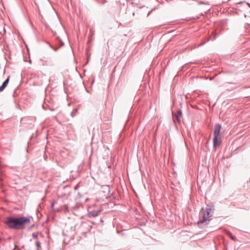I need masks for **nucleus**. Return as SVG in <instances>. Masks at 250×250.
<instances>
[{
  "instance_id": "nucleus-7",
  "label": "nucleus",
  "mask_w": 250,
  "mask_h": 250,
  "mask_svg": "<svg viewBox=\"0 0 250 250\" xmlns=\"http://www.w3.org/2000/svg\"><path fill=\"white\" fill-rule=\"evenodd\" d=\"M227 234L229 236V237H230L233 240L235 241L236 240V237L233 236L232 234L230 232H227Z\"/></svg>"
},
{
  "instance_id": "nucleus-10",
  "label": "nucleus",
  "mask_w": 250,
  "mask_h": 250,
  "mask_svg": "<svg viewBox=\"0 0 250 250\" xmlns=\"http://www.w3.org/2000/svg\"><path fill=\"white\" fill-rule=\"evenodd\" d=\"M249 6L250 7V4H248Z\"/></svg>"
},
{
  "instance_id": "nucleus-6",
  "label": "nucleus",
  "mask_w": 250,
  "mask_h": 250,
  "mask_svg": "<svg viewBox=\"0 0 250 250\" xmlns=\"http://www.w3.org/2000/svg\"><path fill=\"white\" fill-rule=\"evenodd\" d=\"M100 212V211L98 210H92L89 212L88 215L89 216L96 217L99 214Z\"/></svg>"
},
{
  "instance_id": "nucleus-4",
  "label": "nucleus",
  "mask_w": 250,
  "mask_h": 250,
  "mask_svg": "<svg viewBox=\"0 0 250 250\" xmlns=\"http://www.w3.org/2000/svg\"><path fill=\"white\" fill-rule=\"evenodd\" d=\"M182 116V112L180 110L178 111L177 112V113L173 116V119L174 121L175 120H177V122H180V118Z\"/></svg>"
},
{
  "instance_id": "nucleus-1",
  "label": "nucleus",
  "mask_w": 250,
  "mask_h": 250,
  "mask_svg": "<svg viewBox=\"0 0 250 250\" xmlns=\"http://www.w3.org/2000/svg\"><path fill=\"white\" fill-rule=\"evenodd\" d=\"M30 217H8L6 218L5 224L10 229L18 230L24 229L30 223Z\"/></svg>"
},
{
  "instance_id": "nucleus-2",
  "label": "nucleus",
  "mask_w": 250,
  "mask_h": 250,
  "mask_svg": "<svg viewBox=\"0 0 250 250\" xmlns=\"http://www.w3.org/2000/svg\"><path fill=\"white\" fill-rule=\"evenodd\" d=\"M221 126L220 125L216 124L215 125L213 139L214 147L218 146L221 143Z\"/></svg>"
},
{
  "instance_id": "nucleus-5",
  "label": "nucleus",
  "mask_w": 250,
  "mask_h": 250,
  "mask_svg": "<svg viewBox=\"0 0 250 250\" xmlns=\"http://www.w3.org/2000/svg\"><path fill=\"white\" fill-rule=\"evenodd\" d=\"M9 81V77H8L7 79L3 83L2 85L0 87V91H2L4 90V89L7 85Z\"/></svg>"
},
{
  "instance_id": "nucleus-3",
  "label": "nucleus",
  "mask_w": 250,
  "mask_h": 250,
  "mask_svg": "<svg viewBox=\"0 0 250 250\" xmlns=\"http://www.w3.org/2000/svg\"><path fill=\"white\" fill-rule=\"evenodd\" d=\"M209 214V211L208 210H207L204 214L203 219L198 222V225L199 226H200L202 224L205 223L207 221L209 220L208 219L210 217Z\"/></svg>"
},
{
  "instance_id": "nucleus-9",
  "label": "nucleus",
  "mask_w": 250,
  "mask_h": 250,
  "mask_svg": "<svg viewBox=\"0 0 250 250\" xmlns=\"http://www.w3.org/2000/svg\"><path fill=\"white\" fill-rule=\"evenodd\" d=\"M37 245L38 246L39 245V243L38 242H37Z\"/></svg>"
},
{
  "instance_id": "nucleus-8",
  "label": "nucleus",
  "mask_w": 250,
  "mask_h": 250,
  "mask_svg": "<svg viewBox=\"0 0 250 250\" xmlns=\"http://www.w3.org/2000/svg\"><path fill=\"white\" fill-rule=\"evenodd\" d=\"M32 236L35 239H36L38 237V234L36 233H33Z\"/></svg>"
}]
</instances>
